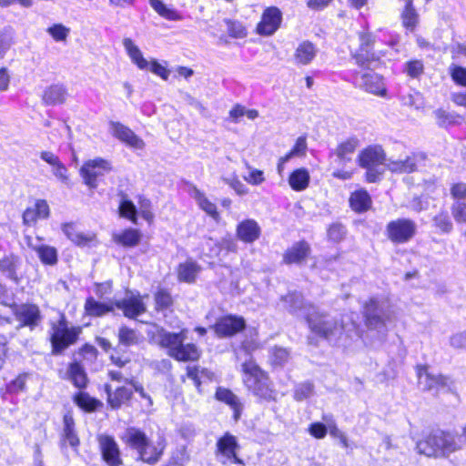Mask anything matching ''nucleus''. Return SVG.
Returning <instances> with one entry per match:
<instances>
[{"label": "nucleus", "mask_w": 466, "mask_h": 466, "mask_svg": "<svg viewBox=\"0 0 466 466\" xmlns=\"http://www.w3.org/2000/svg\"><path fill=\"white\" fill-rule=\"evenodd\" d=\"M199 357L200 351L195 344L181 342L173 358L179 361H194Z\"/></svg>", "instance_id": "ea45409f"}, {"label": "nucleus", "mask_w": 466, "mask_h": 466, "mask_svg": "<svg viewBox=\"0 0 466 466\" xmlns=\"http://www.w3.org/2000/svg\"><path fill=\"white\" fill-rule=\"evenodd\" d=\"M215 397L218 400L225 402L234 411V420H238L240 417L242 410V404L237 395H235L230 390L218 387L216 390Z\"/></svg>", "instance_id": "5701e85b"}, {"label": "nucleus", "mask_w": 466, "mask_h": 466, "mask_svg": "<svg viewBox=\"0 0 466 466\" xmlns=\"http://www.w3.org/2000/svg\"><path fill=\"white\" fill-rule=\"evenodd\" d=\"M223 181L228 185L238 195L244 196L248 194L247 187L238 179L237 175L233 174L228 177H223Z\"/></svg>", "instance_id": "052dcab7"}, {"label": "nucleus", "mask_w": 466, "mask_h": 466, "mask_svg": "<svg viewBox=\"0 0 466 466\" xmlns=\"http://www.w3.org/2000/svg\"><path fill=\"white\" fill-rule=\"evenodd\" d=\"M309 178V173L306 168H298L290 174L289 184L293 190L302 191L308 187Z\"/></svg>", "instance_id": "4c0bfd02"}, {"label": "nucleus", "mask_w": 466, "mask_h": 466, "mask_svg": "<svg viewBox=\"0 0 466 466\" xmlns=\"http://www.w3.org/2000/svg\"><path fill=\"white\" fill-rule=\"evenodd\" d=\"M123 46L131 61L137 65L139 69H148L149 62L143 57L142 52L131 38L123 39Z\"/></svg>", "instance_id": "c756f323"}, {"label": "nucleus", "mask_w": 466, "mask_h": 466, "mask_svg": "<svg viewBox=\"0 0 466 466\" xmlns=\"http://www.w3.org/2000/svg\"><path fill=\"white\" fill-rule=\"evenodd\" d=\"M97 441L102 458L108 466L123 464L119 446L112 436L100 434L97 436Z\"/></svg>", "instance_id": "9b49d317"}, {"label": "nucleus", "mask_w": 466, "mask_h": 466, "mask_svg": "<svg viewBox=\"0 0 466 466\" xmlns=\"http://www.w3.org/2000/svg\"><path fill=\"white\" fill-rule=\"evenodd\" d=\"M317 55V47L309 41L301 42L295 50L294 60L298 65L309 64Z\"/></svg>", "instance_id": "cd10ccee"}, {"label": "nucleus", "mask_w": 466, "mask_h": 466, "mask_svg": "<svg viewBox=\"0 0 466 466\" xmlns=\"http://www.w3.org/2000/svg\"><path fill=\"white\" fill-rule=\"evenodd\" d=\"M404 72L412 78L420 76L424 72V65L421 60H410L405 64Z\"/></svg>", "instance_id": "6e6d98bb"}, {"label": "nucleus", "mask_w": 466, "mask_h": 466, "mask_svg": "<svg viewBox=\"0 0 466 466\" xmlns=\"http://www.w3.org/2000/svg\"><path fill=\"white\" fill-rule=\"evenodd\" d=\"M19 264L20 259L17 256L14 254L5 256L0 259V272L8 279L16 282L18 280L16 269Z\"/></svg>", "instance_id": "72a5a7b5"}, {"label": "nucleus", "mask_w": 466, "mask_h": 466, "mask_svg": "<svg viewBox=\"0 0 466 466\" xmlns=\"http://www.w3.org/2000/svg\"><path fill=\"white\" fill-rule=\"evenodd\" d=\"M141 450H138L137 453L141 461L154 464L157 462L163 453L164 447H158L151 443L148 440L146 445Z\"/></svg>", "instance_id": "c9c22d12"}, {"label": "nucleus", "mask_w": 466, "mask_h": 466, "mask_svg": "<svg viewBox=\"0 0 466 466\" xmlns=\"http://www.w3.org/2000/svg\"><path fill=\"white\" fill-rule=\"evenodd\" d=\"M187 376L194 382L198 392L201 391L200 387L203 382L212 381L215 379V374L211 370L200 366H187Z\"/></svg>", "instance_id": "bb28decb"}, {"label": "nucleus", "mask_w": 466, "mask_h": 466, "mask_svg": "<svg viewBox=\"0 0 466 466\" xmlns=\"http://www.w3.org/2000/svg\"><path fill=\"white\" fill-rule=\"evenodd\" d=\"M185 339L184 330L179 333L162 331L160 333V345L167 348L168 355L173 358L181 342H184Z\"/></svg>", "instance_id": "7c9ffc66"}, {"label": "nucleus", "mask_w": 466, "mask_h": 466, "mask_svg": "<svg viewBox=\"0 0 466 466\" xmlns=\"http://www.w3.org/2000/svg\"><path fill=\"white\" fill-rule=\"evenodd\" d=\"M66 90L63 86L53 85L46 88L43 95V101L46 105H57L65 102Z\"/></svg>", "instance_id": "f704fd0d"}, {"label": "nucleus", "mask_w": 466, "mask_h": 466, "mask_svg": "<svg viewBox=\"0 0 466 466\" xmlns=\"http://www.w3.org/2000/svg\"><path fill=\"white\" fill-rule=\"evenodd\" d=\"M418 453L430 458H448L461 450L456 437L448 431L435 430L416 443Z\"/></svg>", "instance_id": "f03ea898"}, {"label": "nucleus", "mask_w": 466, "mask_h": 466, "mask_svg": "<svg viewBox=\"0 0 466 466\" xmlns=\"http://www.w3.org/2000/svg\"><path fill=\"white\" fill-rule=\"evenodd\" d=\"M451 79L460 86L466 87V68L451 65L449 68Z\"/></svg>", "instance_id": "680f3d73"}, {"label": "nucleus", "mask_w": 466, "mask_h": 466, "mask_svg": "<svg viewBox=\"0 0 466 466\" xmlns=\"http://www.w3.org/2000/svg\"><path fill=\"white\" fill-rule=\"evenodd\" d=\"M260 234V227L254 219H245L237 227V236L245 243H253L258 239Z\"/></svg>", "instance_id": "6ab92c4d"}, {"label": "nucleus", "mask_w": 466, "mask_h": 466, "mask_svg": "<svg viewBox=\"0 0 466 466\" xmlns=\"http://www.w3.org/2000/svg\"><path fill=\"white\" fill-rule=\"evenodd\" d=\"M371 198L364 189L356 190L350 195V208L357 213H363L368 211L371 208Z\"/></svg>", "instance_id": "c85d7f7f"}, {"label": "nucleus", "mask_w": 466, "mask_h": 466, "mask_svg": "<svg viewBox=\"0 0 466 466\" xmlns=\"http://www.w3.org/2000/svg\"><path fill=\"white\" fill-rule=\"evenodd\" d=\"M82 331L78 326H69L65 315L52 323L51 344L53 354H61L69 346L75 344Z\"/></svg>", "instance_id": "39448f33"}, {"label": "nucleus", "mask_w": 466, "mask_h": 466, "mask_svg": "<svg viewBox=\"0 0 466 466\" xmlns=\"http://www.w3.org/2000/svg\"><path fill=\"white\" fill-rule=\"evenodd\" d=\"M307 150V140L306 137L301 136L298 137L293 148L284 156V160H289L293 157H302L305 155Z\"/></svg>", "instance_id": "864d4df0"}, {"label": "nucleus", "mask_w": 466, "mask_h": 466, "mask_svg": "<svg viewBox=\"0 0 466 466\" xmlns=\"http://www.w3.org/2000/svg\"><path fill=\"white\" fill-rule=\"evenodd\" d=\"M34 250L37 253L43 264L54 266L57 263V250L56 248L48 245H39L34 247Z\"/></svg>", "instance_id": "37998d69"}, {"label": "nucleus", "mask_w": 466, "mask_h": 466, "mask_svg": "<svg viewBox=\"0 0 466 466\" xmlns=\"http://www.w3.org/2000/svg\"><path fill=\"white\" fill-rule=\"evenodd\" d=\"M345 234V227L339 223L332 224L328 230V236L329 239L335 242H339L343 239Z\"/></svg>", "instance_id": "69168bd1"}, {"label": "nucleus", "mask_w": 466, "mask_h": 466, "mask_svg": "<svg viewBox=\"0 0 466 466\" xmlns=\"http://www.w3.org/2000/svg\"><path fill=\"white\" fill-rule=\"evenodd\" d=\"M417 157L409 156L403 160H388L386 167L391 172L412 173L417 169Z\"/></svg>", "instance_id": "2f4dec72"}, {"label": "nucleus", "mask_w": 466, "mask_h": 466, "mask_svg": "<svg viewBox=\"0 0 466 466\" xmlns=\"http://www.w3.org/2000/svg\"><path fill=\"white\" fill-rule=\"evenodd\" d=\"M111 169L110 164L102 158H96L86 162L80 169V174L86 185L91 188L97 186V178Z\"/></svg>", "instance_id": "9d476101"}, {"label": "nucleus", "mask_w": 466, "mask_h": 466, "mask_svg": "<svg viewBox=\"0 0 466 466\" xmlns=\"http://www.w3.org/2000/svg\"><path fill=\"white\" fill-rule=\"evenodd\" d=\"M199 269V266L192 260L181 263L177 268L178 279L183 282L193 283L196 280Z\"/></svg>", "instance_id": "e433bc0d"}, {"label": "nucleus", "mask_w": 466, "mask_h": 466, "mask_svg": "<svg viewBox=\"0 0 466 466\" xmlns=\"http://www.w3.org/2000/svg\"><path fill=\"white\" fill-rule=\"evenodd\" d=\"M289 358V352L287 349L281 347H274L271 350V361L275 365L282 366Z\"/></svg>", "instance_id": "bf43d9fd"}, {"label": "nucleus", "mask_w": 466, "mask_h": 466, "mask_svg": "<svg viewBox=\"0 0 466 466\" xmlns=\"http://www.w3.org/2000/svg\"><path fill=\"white\" fill-rule=\"evenodd\" d=\"M75 402L86 411H94L101 405L99 400L90 397L86 392L76 394L75 396Z\"/></svg>", "instance_id": "09e8293b"}, {"label": "nucleus", "mask_w": 466, "mask_h": 466, "mask_svg": "<svg viewBox=\"0 0 466 466\" xmlns=\"http://www.w3.org/2000/svg\"><path fill=\"white\" fill-rule=\"evenodd\" d=\"M105 390L107 395V402L113 409L120 408L133 394L132 390L127 387H119L113 392L108 384L105 385Z\"/></svg>", "instance_id": "393cba45"}, {"label": "nucleus", "mask_w": 466, "mask_h": 466, "mask_svg": "<svg viewBox=\"0 0 466 466\" xmlns=\"http://www.w3.org/2000/svg\"><path fill=\"white\" fill-rule=\"evenodd\" d=\"M46 32L56 41H65L69 34V28L66 27L62 24H56L47 28Z\"/></svg>", "instance_id": "e2e57ef3"}, {"label": "nucleus", "mask_w": 466, "mask_h": 466, "mask_svg": "<svg viewBox=\"0 0 466 466\" xmlns=\"http://www.w3.org/2000/svg\"><path fill=\"white\" fill-rule=\"evenodd\" d=\"M155 303L157 309H165L173 304V299L168 291L160 289L155 294Z\"/></svg>", "instance_id": "4d7b16f0"}, {"label": "nucleus", "mask_w": 466, "mask_h": 466, "mask_svg": "<svg viewBox=\"0 0 466 466\" xmlns=\"http://www.w3.org/2000/svg\"><path fill=\"white\" fill-rule=\"evenodd\" d=\"M68 379L72 381V383L79 389L85 388L86 386L87 378L86 374L83 369V367L77 363L73 362L69 365L68 370Z\"/></svg>", "instance_id": "a19ab883"}, {"label": "nucleus", "mask_w": 466, "mask_h": 466, "mask_svg": "<svg viewBox=\"0 0 466 466\" xmlns=\"http://www.w3.org/2000/svg\"><path fill=\"white\" fill-rule=\"evenodd\" d=\"M110 127L113 136L127 146L136 149H142L145 147L144 141L123 124L119 122H111Z\"/></svg>", "instance_id": "2eb2a0df"}, {"label": "nucleus", "mask_w": 466, "mask_h": 466, "mask_svg": "<svg viewBox=\"0 0 466 466\" xmlns=\"http://www.w3.org/2000/svg\"><path fill=\"white\" fill-rule=\"evenodd\" d=\"M240 446L237 438L226 432L216 443V457L222 464H243V461L237 455Z\"/></svg>", "instance_id": "0eeeda50"}, {"label": "nucleus", "mask_w": 466, "mask_h": 466, "mask_svg": "<svg viewBox=\"0 0 466 466\" xmlns=\"http://www.w3.org/2000/svg\"><path fill=\"white\" fill-rule=\"evenodd\" d=\"M74 420L72 416L66 415L64 417L63 441L68 442L73 448H77L79 439L74 430Z\"/></svg>", "instance_id": "c03bdc74"}, {"label": "nucleus", "mask_w": 466, "mask_h": 466, "mask_svg": "<svg viewBox=\"0 0 466 466\" xmlns=\"http://www.w3.org/2000/svg\"><path fill=\"white\" fill-rule=\"evenodd\" d=\"M121 439L127 445L137 451L141 450L144 447L143 445H146L149 440L144 431L135 427L127 428Z\"/></svg>", "instance_id": "b1692460"}, {"label": "nucleus", "mask_w": 466, "mask_h": 466, "mask_svg": "<svg viewBox=\"0 0 466 466\" xmlns=\"http://www.w3.org/2000/svg\"><path fill=\"white\" fill-rule=\"evenodd\" d=\"M365 324L370 329L386 332V325L392 319L391 306L386 299L372 297L363 304Z\"/></svg>", "instance_id": "7ed1b4c3"}, {"label": "nucleus", "mask_w": 466, "mask_h": 466, "mask_svg": "<svg viewBox=\"0 0 466 466\" xmlns=\"http://www.w3.org/2000/svg\"><path fill=\"white\" fill-rule=\"evenodd\" d=\"M15 317L22 327L28 326L33 329L40 320V310L35 305L24 304L16 309Z\"/></svg>", "instance_id": "aec40b11"}, {"label": "nucleus", "mask_w": 466, "mask_h": 466, "mask_svg": "<svg viewBox=\"0 0 466 466\" xmlns=\"http://www.w3.org/2000/svg\"><path fill=\"white\" fill-rule=\"evenodd\" d=\"M191 196L195 198L199 208L203 209L207 214L213 218H217L218 216L216 205L209 201L205 194L196 187H193L191 190Z\"/></svg>", "instance_id": "79ce46f5"}, {"label": "nucleus", "mask_w": 466, "mask_h": 466, "mask_svg": "<svg viewBox=\"0 0 466 466\" xmlns=\"http://www.w3.org/2000/svg\"><path fill=\"white\" fill-rule=\"evenodd\" d=\"M416 223L409 218H397L388 223L386 234L388 238L395 244L409 242L416 234Z\"/></svg>", "instance_id": "6e6552de"}, {"label": "nucleus", "mask_w": 466, "mask_h": 466, "mask_svg": "<svg viewBox=\"0 0 466 466\" xmlns=\"http://www.w3.org/2000/svg\"><path fill=\"white\" fill-rule=\"evenodd\" d=\"M188 461L185 447L177 449L170 458L169 461L166 466H185Z\"/></svg>", "instance_id": "0e129e2a"}, {"label": "nucleus", "mask_w": 466, "mask_h": 466, "mask_svg": "<svg viewBox=\"0 0 466 466\" xmlns=\"http://www.w3.org/2000/svg\"><path fill=\"white\" fill-rule=\"evenodd\" d=\"M246 327V320L241 316L227 315L219 318L212 326L218 338H230L242 331Z\"/></svg>", "instance_id": "1a4fd4ad"}, {"label": "nucleus", "mask_w": 466, "mask_h": 466, "mask_svg": "<svg viewBox=\"0 0 466 466\" xmlns=\"http://www.w3.org/2000/svg\"><path fill=\"white\" fill-rule=\"evenodd\" d=\"M282 14L277 7H268L262 14L257 25V32L261 35H272L280 26Z\"/></svg>", "instance_id": "ddd939ff"}, {"label": "nucleus", "mask_w": 466, "mask_h": 466, "mask_svg": "<svg viewBox=\"0 0 466 466\" xmlns=\"http://www.w3.org/2000/svg\"><path fill=\"white\" fill-rule=\"evenodd\" d=\"M244 116L253 120L258 116V112L256 109H247L245 106L238 104L229 111V117L235 123L238 122L240 117Z\"/></svg>", "instance_id": "8fccbe9b"}, {"label": "nucleus", "mask_w": 466, "mask_h": 466, "mask_svg": "<svg viewBox=\"0 0 466 466\" xmlns=\"http://www.w3.org/2000/svg\"><path fill=\"white\" fill-rule=\"evenodd\" d=\"M433 226L442 234H450L453 230V223L447 211H441L432 218Z\"/></svg>", "instance_id": "49530a36"}, {"label": "nucleus", "mask_w": 466, "mask_h": 466, "mask_svg": "<svg viewBox=\"0 0 466 466\" xmlns=\"http://www.w3.org/2000/svg\"><path fill=\"white\" fill-rule=\"evenodd\" d=\"M451 213L457 224H466V203L455 200L451 205Z\"/></svg>", "instance_id": "3c124183"}, {"label": "nucleus", "mask_w": 466, "mask_h": 466, "mask_svg": "<svg viewBox=\"0 0 466 466\" xmlns=\"http://www.w3.org/2000/svg\"><path fill=\"white\" fill-rule=\"evenodd\" d=\"M113 239L124 247H135L141 239V234L137 229L128 228L121 233L114 234Z\"/></svg>", "instance_id": "58836bf2"}, {"label": "nucleus", "mask_w": 466, "mask_h": 466, "mask_svg": "<svg viewBox=\"0 0 466 466\" xmlns=\"http://www.w3.org/2000/svg\"><path fill=\"white\" fill-rule=\"evenodd\" d=\"M450 345L454 349L466 350V337L464 331L451 335L450 338Z\"/></svg>", "instance_id": "774afa93"}, {"label": "nucleus", "mask_w": 466, "mask_h": 466, "mask_svg": "<svg viewBox=\"0 0 466 466\" xmlns=\"http://www.w3.org/2000/svg\"><path fill=\"white\" fill-rule=\"evenodd\" d=\"M285 308L292 314L302 316L306 319L307 308L315 307L311 304L304 303L302 295L299 292H290L282 298Z\"/></svg>", "instance_id": "4be33fe9"}, {"label": "nucleus", "mask_w": 466, "mask_h": 466, "mask_svg": "<svg viewBox=\"0 0 466 466\" xmlns=\"http://www.w3.org/2000/svg\"><path fill=\"white\" fill-rule=\"evenodd\" d=\"M118 341L119 344L126 347L134 346L139 343V334L133 329L127 327H121L118 329Z\"/></svg>", "instance_id": "de8ad7c7"}, {"label": "nucleus", "mask_w": 466, "mask_h": 466, "mask_svg": "<svg viewBox=\"0 0 466 466\" xmlns=\"http://www.w3.org/2000/svg\"><path fill=\"white\" fill-rule=\"evenodd\" d=\"M451 195L455 200L466 199V183H455L451 187Z\"/></svg>", "instance_id": "338daca9"}, {"label": "nucleus", "mask_w": 466, "mask_h": 466, "mask_svg": "<svg viewBox=\"0 0 466 466\" xmlns=\"http://www.w3.org/2000/svg\"><path fill=\"white\" fill-rule=\"evenodd\" d=\"M358 162L360 167L370 168L372 167L386 166L388 161L381 147L370 146L359 154Z\"/></svg>", "instance_id": "4468645a"}, {"label": "nucleus", "mask_w": 466, "mask_h": 466, "mask_svg": "<svg viewBox=\"0 0 466 466\" xmlns=\"http://www.w3.org/2000/svg\"><path fill=\"white\" fill-rule=\"evenodd\" d=\"M359 46L350 50V56L356 64L363 68H370L380 59L373 47L375 44V36L371 33H358Z\"/></svg>", "instance_id": "423d86ee"}, {"label": "nucleus", "mask_w": 466, "mask_h": 466, "mask_svg": "<svg viewBox=\"0 0 466 466\" xmlns=\"http://www.w3.org/2000/svg\"><path fill=\"white\" fill-rule=\"evenodd\" d=\"M62 230L65 235L77 246H89L96 239V235L92 232L84 233L76 229L74 223H66L62 226Z\"/></svg>", "instance_id": "412c9836"}, {"label": "nucleus", "mask_w": 466, "mask_h": 466, "mask_svg": "<svg viewBox=\"0 0 466 466\" xmlns=\"http://www.w3.org/2000/svg\"><path fill=\"white\" fill-rule=\"evenodd\" d=\"M357 84L360 87L371 94L383 96L386 93L382 78L373 72L365 73L357 77Z\"/></svg>", "instance_id": "a211bd4d"}, {"label": "nucleus", "mask_w": 466, "mask_h": 466, "mask_svg": "<svg viewBox=\"0 0 466 466\" xmlns=\"http://www.w3.org/2000/svg\"><path fill=\"white\" fill-rule=\"evenodd\" d=\"M360 146V141L356 136H351L338 144L335 149L330 152V157H335L339 166H346L351 162L352 156Z\"/></svg>", "instance_id": "f8f14e48"}, {"label": "nucleus", "mask_w": 466, "mask_h": 466, "mask_svg": "<svg viewBox=\"0 0 466 466\" xmlns=\"http://www.w3.org/2000/svg\"><path fill=\"white\" fill-rule=\"evenodd\" d=\"M311 252L310 246L308 242L301 240L294 243L283 254V262L285 264H301Z\"/></svg>", "instance_id": "dca6fc26"}, {"label": "nucleus", "mask_w": 466, "mask_h": 466, "mask_svg": "<svg viewBox=\"0 0 466 466\" xmlns=\"http://www.w3.org/2000/svg\"><path fill=\"white\" fill-rule=\"evenodd\" d=\"M448 380L447 377L430 374L426 370L424 372L421 370L419 372V384L426 390H438L444 388L447 386Z\"/></svg>", "instance_id": "a878e982"}, {"label": "nucleus", "mask_w": 466, "mask_h": 466, "mask_svg": "<svg viewBox=\"0 0 466 466\" xmlns=\"http://www.w3.org/2000/svg\"><path fill=\"white\" fill-rule=\"evenodd\" d=\"M244 383L247 388L260 399H273V390L267 374L253 361H246L242 365Z\"/></svg>", "instance_id": "20e7f679"}, {"label": "nucleus", "mask_w": 466, "mask_h": 466, "mask_svg": "<svg viewBox=\"0 0 466 466\" xmlns=\"http://www.w3.org/2000/svg\"><path fill=\"white\" fill-rule=\"evenodd\" d=\"M85 312L90 317H102L108 312L113 311L114 306L112 304H106L96 301L94 298L89 297L85 302Z\"/></svg>", "instance_id": "473e14b6"}, {"label": "nucleus", "mask_w": 466, "mask_h": 466, "mask_svg": "<svg viewBox=\"0 0 466 466\" xmlns=\"http://www.w3.org/2000/svg\"><path fill=\"white\" fill-rule=\"evenodd\" d=\"M119 213L121 217L137 222V208L135 205L128 199H123L119 205Z\"/></svg>", "instance_id": "5fc2aeb1"}, {"label": "nucleus", "mask_w": 466, "mask_h": 466, "mask_svg": "<svg viewBox=\"0 0 466 466\" xmlns=\"http://www.w3.org/2000/svg\"><path fill=\"white\" fill-rule=\"evenodd\" d=\"M314 390V386L310 382H305L298 385L294 390V399L297 401H302L309 398Z\"/></svg>", "instance_id": "13d9d810"}, {"label": "nucleus", "mask_w": 466, "mask_h": 466, "mask_svg": "<svg viewBox=\"0 0 466 466\" xmlns=\"http://www.w3.org/2000/svg\"><path fill=\"white\" fill-rule=\"evenodd\" d=\"M306 321L310 331L332 345H345L346 339L351 338L356 329L354 322L344 323L320 312L317 307H309Z\"/></svg>", "instance_id": "f257e3e1"}, {"label": "nucleus", "mask_w": 466, "mask_h": 466, "mask_svg": "<svg viewBox=\"0 0 466 466\" xmlns=\"http://www.w3.org/2000/svg\"><path fill=\"white\" fill-rule=\"evenodd\" d=\"M114 305L121 309L124 315L129 319H135L146 311V305L139 296L116 300Z\"/></svg>", "instance_id": "f3484780"}, {"label": "nucleus", "mask_w": 466, "mask_h": 466, "mask_svg": "<svg viewBox=\"0 0 466 466\" xmlns=\"http://www.w3.org/2000/svg\"><path fill=\"white\" fill-rule=\"evenodd\" d=\"M417 13L411 1H408L402 14L403 25L407 28L413 29L417 24Z\"/></svg>", "instance_id": "603ef678"}, {"label": "nucleus", "mask_w": 466, "mask_h": 466, "mask_svg": "<svg viewBox=\"0 0 466 466\" xmlns=\"http://www.w3.org/2000/svg\"><path fill=\"white\" fill-rule=\"evenodd\" d=\"M149 5L160 16L167 20L177 21L181 19L177 11L167 6L161 0H149Z\"/></svg>", "instance_id": "a18cd8bd"}]
</instances>
